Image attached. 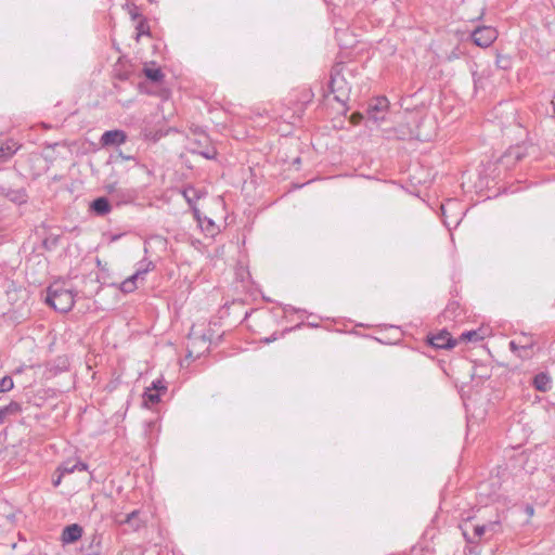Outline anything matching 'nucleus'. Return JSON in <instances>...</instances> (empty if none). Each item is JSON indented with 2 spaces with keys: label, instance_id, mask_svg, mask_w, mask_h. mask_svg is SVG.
Segmentation results:
<instances>
[{
  "label": "nucleus",
  "instance_id": "obj_26",
  "mask_svg": "<svg viewBox=\"0 0 555 555\" xmlns=\"http://www.w3.org/2000/svg\"><path fill=\"white\" fill-rule=\"evenodd\" d=\"M153 391H159V390H166L167 388L162 384L160 380H155L152 383V388H151Z\"/></svg>",
  "mask_w": 555,
  "mask_h": 555
},
{
  "label": "nucleus",
  "instance_id": "obj_1",
  "mask_svg": "<svg viewBox=\"0 0 555 555\" xmlns=\"http://www.w3.org/2000/svg\"><path fill=\"white\" fill-rule=\"evenodd\" d=\"M75 296L72 289L54 283L47 289L46 302L56 311L68 312L75 304Z\"/></svg>",
  "mask_w": 555,
  "mask_h": 555
},
{
  "label": "nucleus",
  "instance_id": "obj_30",
  "mask_svg": "<svg viewBox=\"0 0 555 555\" xmlns=\"http://www.w3.org/2000/svg\"><path fill=\"white\" fill-rule=\"evenodd\" d=\"M526 512L529 514V515H532L533 514V507L532 506H527L526 508Z\"/></svg>",
  "mask_w": 555,
  "mask_h": 555
},
{
  "label": "nucleus",
  "instance_id": "obj_15",
  "mask_svg": "<svg viewBox=\"0 0 555 555\" xmlns=\"http://www.w3.org/2000/svg\"><path fill=\"white\" fill-rule=\"evenodd\" d=\"M533 386L537 390L546 392L551 389V377L546 373H539L533 378Z\"/></svg>",
  "mask_w": 555,
  "mask_h": 555
},
{
  "label": "nucleus",
  "instance_id": "obj_6",
  "mask_svg": "<svg viewBox=\"0 0 555 555\" xmlns=\"http://www.w3.org/2000/svg\"><path fill=\"white\" fill-rule=\"evenodd\" d=\"M389 102L387 98L379 96L374 99L367 107V117L374 122H379L385 119V114L388 109Z\"/></svg>",
  "mask_w": 555,
  "mask_h": 555
},
{
  "label": "nucleus",
  "instance_id": "obj_3",
  "mask_svg": "<svg viewBox=\"0 0 555 555\" xmlns=\"http://www.w3.org/2000/svg\"><path fill=\"white\" fill-rule=\"evenodd\" d=\"M470 37L476 46L488 48L498 38V31L491 26H478L473 30Z\"/></svg>",
  "mask_w": 555,
  "mask_h": 555
},
{
  "label": "nucleus",
  "instance_id": "obj_13",
  "mask_svg": "<svg viewBox=\"0 0 555 555\" xmlns=\"http://www.w3.org/2000/svg\"><path fill=\"white\" fill-rule=\"evenodd\" d=\"M90 207L98 216H104L111 211V205L106 197L95 198Z\"/></svg>",
  "mask_w": 555,
  "mask_h": 555
},
{
  "label": "nucleus",
  "instance_id": "obj_18",
  "mask_svg": "<svg viewBox=\"0 0 555 555\" xmlns=\"http://www.w3.org/2000/svg\"><path fill=\"white\" fill-rule=\"evenodd\" d=\"M182 193L190 206L201 197V192L193 186H186Z\"/></svg>",
  "mask_w": 555,
  "mask_h": 555
},
{
  "label": "nucleus",
  "instance_id": "obj_11",
  "mask_svg": "<svg viewBox=\"0 0 555 555\" xmlns=\"http://www.w3.org/2000/svg\"><path fill=\"white\" fill-rule=\"evenodd\" d=\"M82 527L78 524H72L66 526L61 535V540L64 544H70L78 541L82 535Z\"/></svg>",
  "mask_w": 555,
  "mask_h": 555
},
{
  "label": "nucleus",
  "instance_id": "obj_5",
  "mask_svg": "<svg viewBox=\"0 0 555 555\" xmlns=\"http://www.w3.org/2000/svg\"><path fill=\"white\" fill-rule=\"evenodd\" d=\"M154 268H155V266L152 261L140 262L135 272L121 283V285H120L121 292H124V293L133 292L137 288V280L143 279V275L146 274L147 272H150L151 270H153Z\"/></svg>",
  "mask_w": 555,
  "mask_h": 555
},
{
  "label": "nucleus",
  "instance_id": "obj_28",
  "mask_svg": "<svg viewBox=\"0 0 555 555\" xmlns=\"http://www.w3.org/2000/svg\"><path fill=\"white\" fill-rule=\"evenodd\" d=\"M509 348L514 352L521 351L517 339L509 341Z\"/></svg>",
  "mask_w": 555,
  "mask_h": 555
},
{
  "label": "nucleus",
  "instance_id": "obj_10",
  "mask_svg": "<svg viewBox=\"0 0 555 555\" xmlns=\"http://www.w3.org/2000/svg\"><path fill=\"white\" fill-rule=\"evenodd\" d=\"M457 340L453 339L449 332L441 331L429 339V344L435 348L451 349Z\"/></svg>",
  "mask_w": 555,
  "mask_h": 555
},
{
  "label": "nucleus",
  "instance_id": "obj_14",
  "mask_svg": "<svg viewBox=\"0 0 555 555\" xmlns=\"http://www.w3.org/2000/svg\"><path fill=\"white\" fill-rule=\"evenodd\" d=\"M22 411L21 404L16 401H11L8 405L0 408V424H3L5 418L11 415H16Z\"/></svg>",
  "mask_w": 555,
  "mask_h": 555
},
{
  "label": "nucleus",
  "instance_id": "obj_36",
  "mask_svg": "<svg viewBox=\"0 0 555 555\" xmlns=\"http://www.w3.org/2000/svg\"><path fill=\"white\" fill-rule=\"evenodd\" d=\"M400 139H405V134L403 133L402 135L399 137Z\"/></svg>",
  "mask_w": 555,
  "mask_h": 555
},
{
  "label": "nucleus",
  "instance_id": "obj_19",
  "mask_svg": "<svg viewBox=\"0 0 555 555\" xmlns=\"http://www.w3.org/2000/svg\"><path fill=\"white\" fill-rule=\"evenodd\" d=\"M144 404L146 406L154 405L159 402V393L147 388L143 395Z\"/></svg>",
  "mask_w": 555,
  "mask_h": 555
},
{
  "label": "nucleus",
  "instance_id": "obj_2",
  "mask_svg": "<svg viewBox=\"0 0 555 555\" xmlns=\"http://www.w3.org/2000/svg\"><path fill=\"white\" fill-rule=\"evenodd\" d=\"M328 87L337 102L345 103L348 100L350 88L338 65L332 68Z\"/></svg>",
  "mask_w": 555,
  "mask_h": 555
},
{
  "label": "nucleus",
  "instance_id": "obj_33",
  "mask_svg": "<svg viewBox=\"0 0 555 555\" xmlns=\"http://www.w3.org/2000/svg\"><path fill=\"white\" fill-rule=\"evenodd\" d=\"M195 217L198 219V210L196 208H193Z\"/></svg>",
  "mask_w": 555,
  "mask_h": 555
},
{
  "label": "nucleus",
  "instance_id": "obj_34",
  "mask_svg": "<svg viewBox=\"0 0 555 555\" xmlns=\"http://www.w3.org/2000/svg\"><path fill=\"white\" fill-rule=\"evenodd\" d=\"M273 339H274V338L268 337V338L266 339V343H270V341H272Z\"/></svg>",
  "mask_w": 555,
  "mask_h": 555
},
{
  "label": "nucleus",
  "instance_id": "obj_29",
  "mask_svg": "<svg viewBox=\"0 0 555 555\" xmlns=\"http://www.w3.org/2000/svg\"><path fill=\"white\" fill-rule=\"evenodd\" d=\"M63 475H60L55 480H53L54 487H57L61 483V478Z\"/></svg>",
  "mask_w": 555,
  "mask_h": 555
},
{
  "label": "nucleus",
  "instance_id": "obj_32",
  "mask_svg": "<svg viewBox=\"0 0 555 555\" xmlns=\"http://www.w3.org/2000/svg\"><path fill=\"white\" fill-rule=\"evenodd\" d=\"M552 107H553V112L555 114V93H554V96H553V100H552Z\"/></svg>",
  "mask_w": 555,
  "mask_h": 555
},
{
  "label": "nucleus",
  "instance_id": "obj_12",
  "mask_svg": "<svg viewBox=\"0 0 555 555\" xmlns=\"http://www.w3.org/2000/svg\"><path fill=\"white\" fill-rule=\"evenodd\" d=\"M21 144L12 139L0 142V163H7L21 149Z\"/></svg>",
  "mask_w": 555,
  "mask_h": 555
},
{
  "label": "nucleus",
  "instance_id": "obj_25",
  "mask_svg": "<svg viewBox=\"0 0 555 555\" xmlns=\"http://www.w3.org/2000/svg\"><path fill=\"white\" fill-rule=\"evenodd\" d=\"M522 157L520 153V147L516 146L511 149L505 155L504 158H514L515 160H520Z\"/></svg>",
  "mask_w": 555,
  "mask_h": 555
},
{
  "label": "nucleus",
  "instance_id": "obj_4",
  "mask_svg": "<svg viewBox=\"0 0 555 555\" xmlns=\"http://www.w3.org/2000/svg\"><path fill=\"white\" fill-rule=\"evenodd\" d=\"M191 151L197 153L206 159H214L217 156V150L210 144L209 138L205 133H199L197 138L191 139Z\"/></svg>",
  "mask_w": 555,
  "mask_h": 555
},
{
  "label": "nucleus",
  "instance_id": "obj_20",
  "mask_svg": "<svg viewBox=\"0 0 555 555\" xmlns=\"http://www.w3.org/2000/svg\"><path fill=\"white\" fill-rule=\"evenodd\" d=\"M145 76L153 82H158L164 78V74L160 68H144Z\"/></svg>",
  "mask_w": 555,
  "mask_h": 555
},
{
  "label": "nucleus",
  "instance_id": "obj_16",
  "mask_svg": "<svg viewBox=\"0 0 555 555\" xmlns=\"http://www.w3.org/2000/svg\"><path fill=\"white\" fill-rule=\"evenodd\" d=\"M87 468H88V466L83 462L78 461V462L72 463L68 461V462L63 463L59 467V470L61 472V475H65V474H72L76 470L83 472V470H87Z\"/></svg>",
  "mask_w": 555,
  "mask_h": 555
},
{
  "label": "nucleus",
  "instance_id": "obj_24",
  "mask_svg": "<svg viewBox=\"0 0 555 555\" xmlns=\"http://www.w3.org/2000/svg\"><path fill=\"white\" fill-rule=\"evenodd\" d=\"M14 387V383L11 376H4L0 379V392L10 391Z\"/></svg>",
  "mask_w": 555,
  "mask_h": 555
},
{
  "label": "nucleus",
  "instance_id": "obj_22",
  "mask_svg": "<svg viewBox=\"0 0 555 555\" xmlns=\"http://www.w3.org/2000/svg\"><path fill=\"white\" fill-rule=\"evenodd\" d=\"M138 516H139V512L133 511V512L127 514V516H126L125 520H122V522L131 525L133 527V529H138L140 527Z\"/></svg>",
  "mask_w": 555,
  "mask_h": 555
},
{
  "label": "nucleus",
  "instance_id": "obj_9",
  "mask_svg": "<svg viewBox=\"0 0 555 555\" xmlns=\"http://www.w3.org/2000/svg\"><path fill=\"white\" fill-rule=\"evenodd\" d=\"M463 534L468 543H478L482 539H487L485 525H466Z\"/></svg>",
  "mask_w": 555,
  "mask_h": 555
},
{
  "label": "nucleus",
  "instance_id": "obj_35",
  "mask_svg": "<svg viewBox=\"0 0 555 555\" xmlns=\"http://www.w3.org/2000/svg\"><path fill=\"white\" fill-rule=\"evenodd\" d=\"M442 215L444 216V206H441Z\"/></svg>",
  "mask_w": 555,
  "mask_h": 555
},
{
  "label": "nucleus",
  "instance_id": "obj_23",
  "mask_svg": "<svg viewBox=\"0 0 555 555\" xmlns=\"http://www.w3.org/2000/svg\"><path fill=\"white\" fill-rule=\"evenodd\" d=\"M486 532H487V539H490L494 533H496L501 525L499 521H490L488 524H485Z\"/></svg>",
  "mask_w": 555,
  "mask_h": 555
},
{
  "label": "nucleus",
  "instance_id": "obj_31",
  "mask_svg": "<svg viewBox=\"0 0 555 555\" xmlns=\"http://www.w3.org/2000/svg\"><path fill=\"white\" fill-rule=\"evenodd\" d=\"M135 10L137 9L134 8L132 11H130L132 18H137V16H138V13L135 12Z\"/></svg>",
  "mask_w": 555,
  "mask_h": 555
},
{
  "label": "nucleus",
  "instance_id": "obj_21",
  "mask_svg": "<svg viewBox=\"0 0 555 555\" xmlns=\"http://www.w3.org/2000/svg\"><path fill=\"white\" fill-rule=\"evenodd\" d=\"M482 335L478 331H467L461 334L459 340L461 341H480L482 340Z\"/></svg>",
  "mask_w": 555,
  "mask_h": 555
},
{
  "label": "nucleus",
  "instance_id": "obj_17",
  "mask_svg": "<svg viewBox=\"0 0 555 555\" xmlns=\"http://www.w3.org/2000/svg\"><path fill=\"white\" fill-rule=\"evenodd\" d=\"M516 339L518 340L521 351L525 352V356H528L527 351L534 346L532 336L521 333Z\"/></svg>",
  "mask_w": 555,
  "mask_h": 555
},
{
  "label": "nucleus",
  "instance_id": "obj_7",
  "mask_svg": "<svg viewBox=\"0 0 555 555\" xmlns=\"http://www.w3.org/2000/svg\"><path fill=\"white\" fill-rule=\"evenodd\" d=\"M0 196L5 197L16 205L25 204L28 199L27 192L24 188L14 189L7 183H0Z\"/></svg>",
  "mask_w": 555,
  "mask_h": 555
},
{
  "label": "nucleus",
  "instance_id": "obj_8",
  "mask_svg": "<svg viewBox=\"0 0 555 555\" xmlns=\"http://www.w3.org/2000/svg\"><path fill=\"white\" fill-rule=\"evenodd\" d=\"M126 140V132L122 130L115 129L105 131L100 139V143L102 144V146H114L125 143Z\"/></svg>",
  "mask_w": 555,
  "mask_h": 555
},
{
  "label": "nucleus",
  "instance_id": "obj_27",
  "mask_svg": "<svg viewBox=\"0 0 555 555\" xmlns=\"http://www.w3.org/2000/svg\"><path fill=\"white\" fill-rule=\"evenodd\" d=\"M362 118H363L362 114H360V113H353V114L351 115V118H350V119H351V122H352L353 125H358V124L362 120Z\"/></svg>",
  "mask_w": 555,
  "mask_h": 555
}]
</instances>
